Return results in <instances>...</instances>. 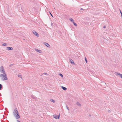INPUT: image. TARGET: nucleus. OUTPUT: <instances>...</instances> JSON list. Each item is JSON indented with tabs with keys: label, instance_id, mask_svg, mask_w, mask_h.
<instances>
[{
	"label": "nucleus",
	"instance_id": "obj_1",
	"mask_svg": "<svg viewBox=\"0 0 122 122\" xmlns=\"http://www.w3.org/2000/svg\"><path fill=\"white\" fill-rule=\"evenodd\" d=\"M13 114L17 119L20 118V117L19 115L18 112L17 108H15L13 112Z\"/></svg>",
	"mask_w": 122,
	"mask_h": 122
},
{
	"label": "nucleus",
	"instance_id": "obj_2",
	"mask_svg": "<svg viewBox=\"0 0 122 122\" xmlns=\"http://www.w3.org/2000/svg\"><path fill=\"white\" fill-rule=\"evenodd\" d=\"M4 74H1L0 75V76L2 78V80L4 81L5 80H7V77L6 76V75L5 72V73H3Z\"/></svg>",
	"mask_w": 122,
	"mask_h": 122
},
{
	"label": "nucleus",
	"instance_id": "obj_3",
	"mask_svg": "<svg viewBox=\"0 0 122 122\" xmlns=\"http://www.w3.org/2000/svg\"><path fill=\"white\" fill-rule=\"evenodd\" d=\"M0 71L2 73H5V72L4 71L3 66H1L0 67Z\"/></svg>",
	"mask_w": 122,
	"mask_h": 122
},
{
	"label": "nucleus",
	"instance_id": "obj_4",
	"mask_svg": "<svg viewBox=\"0 0 122 122\" xmlns=\"http://www.w3.org/2000/svg\"><path fill=\"white\" fill-rule=\"evenodd\" d=\"M60 114L58 115H53V117H54L56 119H59L60 118Z\"/></svg>",
	"mask_w": 122,
	"mask_h": 122
},
{
	"label": "nucleus",
	"instance_id": "obj_5",
	"mask_svg": "<svg viewBox=\"0 0 122 122\" xmlns=\"http://www.w3.org/2000/svg\"><path fill=\"white\" fill-rule=\"evenodd\" d=\"M33 33L37 37H38L39 36V34L35 30H33Z\"/></svg>",
	"mask_w": 122,
	"mask_h": 122
},
{
	"label": "nucleus",
	"instance_id": "obj_6",
	"mask_svg": "<svg viewBox=\"0 0 122 122\" xmlns=\"http://www.w3.org/2000/svg\"><path fill=\"white\" fill-rule=\"evenodd\" d=\"M7 49L8 50H13V48L12 47H7Z\"/></svg>",
	"mask_w": 122,
	"mask_h": 122
},
{
	"label": "nucleus",
	"instance_id": "obj_7",
	"mask_svg": "<svg viewBox=\"0 0 122 122\" xmlns=\"http://www.w3.org/2000/svg\"><path fill=\"white\" fill-rule=\"evenodd\" d=\"M45 44L47 46V47H50V45L48 44V43H45Z\"/></svg>",
	"mask_w": 122,
	"mask_h": 122
},
{
	"label": "nucleus",
	"instance_id": "obj_8",
	"mask_svg": "<svg viewBox=\"0 0 122 122\" xmlns=\"http://www.w3.org/2000/svg\"><path fill=\"white\" fill-rule=\"evenodd\" d=\"M70 62H71V64H75L74 62L71 59H70Z\"/></svg>",
	"mask_w": 122,
	"mask_h": 122
},
{
	"label": "nucleus",
	"instance_id": "obj_9",
	"mask_svg": "<svg viewBox=\"0 0 122 122\" xmlns=\"http://www.w3.org/2000/svg\"><path fill=\"white\" fill-rule=\"evenodd\" d=\"M76 104L78 105V106H79V107H81V104L78 102H77L76 103Z\"/></svg>",
	"mask_w": 122,
	"mask_h": 122
},
{
	"label": "nucleus",
	"instance_id": "obj_10",
	"mask_svg": "<svg viewBox=\"0 0 122 122\" xmlns=\"http://www.w3.org/2000/svg\"><path fill=\"white\" fill-rule=\"evenodd\" d=\"M35 50L38 52H39L40 53H41V51L40 50H38V49H35Z\"/></svg>",
	"mask_w": 122,
	"mask_h": 122
},
{
	"label": "nucleus",
	"instance_id": "obj_11",
	"mask_svg": "<svg viewBox=\"0 0 122 122\" xmlns=\"http://www.w3.org/2000/svg\"><path fill=\"white\" fill-rule=\"evenodd\" d=\"M61 87L62 88V89L65 91L67 89L66 88L62 86Z\"/></svg>",
	"mask_w": 122,
	"mask_h": 122
},
{
	"label": "nucleus",
	"instance_id": "obj_12",
	"mask_svg": "<svg viewBox=\"0 0 122 122\" xmlns=\"http://www.w3.org/2000/svg\"><path fill=\"white\" fill-rule=\"evenodd\" d=\"M117 74L120 76V77L122 79V74H121L119 73H117Z\"/></svg>",
	"mask_w": 122,
	"mask_h": 122
},
{
	"label": "nucleus",
	"instance_id": "obj_13",
	"mask_svg": "<svg viewBox=\"0 0 122 122\" xmlns=\"http://www.w3.org/2000/svg\"><path fill=\"white\" fill-rule=\"evenodd\" d=\"M69 20L72 22L73 23L74 22V21L73 20L72 18H70L69 19Z\"/></svg>",
	"mask_w": 122,
	"mask_h": 122
},
{
	"label": "nucleus",
	"instance_id": "obj_14",
	"mask_svg": "<svg viewBox=\"0 0 122 122\" xmlns=\"http://www.w3.org/2000/svg\"><path fill=\"white\" fill-rule=\"evenodd\" d=\"M50 100L52 102H53V103H55V101L52 99H51Z\"/></svg>",
	"mask_w": 122,
	"mask_h": 122
},
{
	"label": "nucleus",
	"instance_id": "obj_15",
	"mask_svg": "<svg viewBox=\"0 0 122 122\" xmlns=\"http://www.w3.org/2000/svg\"><path fill=\"white\" fill-rule=\"evenodd\" d=\"M59 75L61 76V77H63V75H62V74H59Z\"/></svg>",
	"mask_w": 122,
	"mask_h": 122
},
{
	"label": "nucleus",
	"instance_id": "obj_16",
	"mask_svg": "<svg viewBox=\"0 0 122 122\" xmlns=\"http://www.w3.org/2000/svg\"><path fill=\"white\" fill-rule=\"evenodd\" d=\"M73 24L75 26H77V24H76L74 22L73 23Z\"/></svg>",
	"mask_w": 122,
	"mask_h": 122
},
{
	"label": "nucleus",
	"instance_id": "obj_17",
	"mask_svg": "<svg viewBox=\"0 0 122 122\" xmlns=\"http://www.w3.org/2000/svg\"><path fill=\"white\" fill-rule=\"evenodd\" d=\"M2 87V86L1 84H0V90Z\"/></svg>",
	"mask_w": 122,
	"mask_h": 122
},
{
	"label": "nucleus",
	"instance_id": "obj_18",
	"mask_svg": "<svg viewBox=\"0 0 122 122\" xmlns=\"http://www.w3.org/2000/svg\"><path fill=\"white\" fill-rule=\"evenodd\" d=\"M7 45V44L6 43H4L2 44V45L3 46H6Z\"/></svg>",
	"mask_w": 122,
	"mask_h": 122
},
{
	"label": "nucleus",
	"instance_id": "obj_19",
	"mask_svg": "<svg viewBox=\"0 0 122 122\" xmlns=\"http://www.w3.org/2000/svg\"><path fill=\"white\" fill-rule=\"evenodd\" d=\"M85 60L86 62L87 63V60L86 57H85Z\"/></svg>",
	"mask_w": 122,
	"mask_h": 122
},
{
	"label": "nucleus",
	"instance_id": "obj_20",
	"mask_svg": "<svg viewBox=\"0 0 122 122\" xmlns=\"http://www.w3.org/2000/svg\"><path fill=\"white\" fill-rule=\"evenodd\" d=\"M21 75H18V77H21V78H22L21 77Z\"/></svg>",
	"mask_w": 122,
	"mask_h": 122
},
{
	"label": "nucleus",
	"instance_id": "obj_21",
	"mask_svg": "<svg viewBox=\"0 0 122 122\" xmlns=\"http://www.w3.org/2000/svg\"><path fill=\"white\" fill-rule=\"evenodd\" d=\"M66 107L67 109L68 110H69V108H68V106H67V105H66Z\"/></svg>",
	"mask_w": 122,
	"mask_h": 122
},
{
	"label": "nucleus",
	"instance_id": "obj_22",
	"mask_svg": "<svg viewBox=\"0 0 122 122\" xmlns=\"http://www.w3.org/2000/svg\"><path fill=\"white\" fill-rule=\"evenodd\" d=\"M120 10V13L121 14V15H122V13L121 12V11Z\"/></svg>",
	"mask_w": 122,
	"mask_h": 122
},
{
	"label": "nucleus",
	"instance_id": "obj_23",
	"mask_svg": "<svg viewBox=\"0 0 122 122\" xmlns=\"http://www.w3.org/2000/svg\"><path fill=\"white\" fill-rule=\"evenodd\" d=\"M106 27V26L105 25L103 27V28H105Z\"/></svg>",
	"mask_w": 122,
	"mask_h": 122
},
{
	"label": "nucleus",
	"instance_id": "obj_24",
	"mask_svg": "<svg viewBox=\"0 0 122 122\" xmlns=\"http://www.w3.org/2000/svg\"><path fill=\"white\" fill-rule=\"evenodd\" d=\"M50 15H51L52 17H53V16H52V14H51V12H50Z\"/></svg>",
	"mask_w": 122,
	"mask_h": 122
},
{
	"label": "nucleus",
	"instance_id": "obj_25",
	"mask_svg": "<svg viewBox=\"0 0 122 122\" xmlns=\"http://www.w3.org/2000/svg\"><path fill=\"white\" fill-rule=\"evenodd\" d=\"M80 10H83V8H81L80 9Z\"/></svg>",
	"mask_w": 122,
	"mask_h": 122
},
{
	"label": "nucleus",
	"instance_id": "obj_26",
	"mask_svg": "<svg viewBox=\"0 0 122 122\" xmlns=\"http://www.w3.org/2000/svg\"><path fill=\"white\" fill-rule=\"evenodd\" d=\"M17 122H20L19 120H17Z\"/></svg>",
	"mask_w": 122,
	"mask_h": 122
},
{
	"label": "nucleus",
	"instance_id": "obj_27",
	"mask_svg": "<svg viewBox=\"0 0 122 122\" xmlns=\"http://www.w3.org/2000/svg\"><path fill=\"white\" fill-rule=\"evenodd\" d=\"M44 74H45V75H47V74L46 73H44Z\"/></svg>",
	"mask_w": 122,
	"mask_h": 122
},
{
	"label": "nucleus",
	"instance_id": "obj_28",
	"mask_svg": "<svg viewBox=\"0 0 122 122\" xmlns=\"http://www.w3.org/2000/svg\"><path fill=\"white\" fill-rule=\"evenodd\" d=\"M35 98V97H34L32 96V98Z\"/></svg>",
	"mask_w": 122,
	"mask_h": 122
},
{
	"label": "nucleus",
	"instance_id": "obj_29",
	"mask_svg": "<svg viewBox=\"0 0 122 122\" xmlns=\"http://www.w3.org/2000/svg\"><path fill=\"white\" fill-rule=\"evenodd\" d=\"M1 94L0 93V96H1Z\"/></svg>",
	"mask_w": 122,
	"mask_h": 122
},
{
	"label": "nucleus",
	"instance_id": "obj_30",
	"mask_svg": "<svg viewBox=\"0 0 122 122\" xmlns=\"http://www.w3.org/2000/svg\"><path fill=\"white\" fill-rule=\"evenodd\" d=\"M121 15V17H122V15Z\"/></svg>",
	"mask_w": 122,
	"mask_h": 122
}]
</instances>
